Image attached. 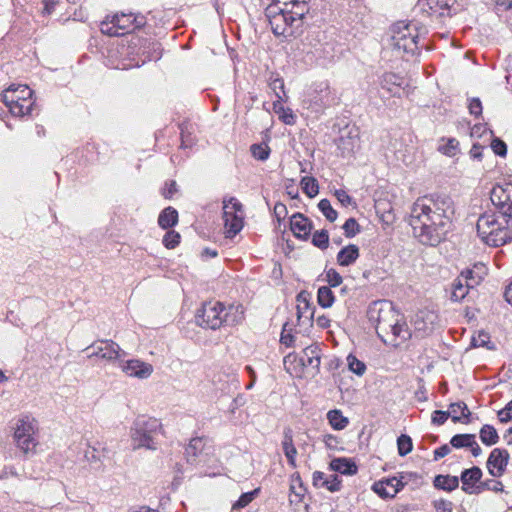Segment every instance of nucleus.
I'll use <instances>...</instances> for the list:
<instances>
[{"label":"nucleus","instance_id":"57","mask_svg":"<svg viewBox=\"0 0 512 512\" xmlns=\"http://www.w3.org/2000/svg\"><path fill=\"white\" fill-rule=\"evenodd\" d=\"M450 417V412L436 410L432 414V422L437 425H442L446 422V420Z\"/></svg>","mask_w":512,"mask_h":512},{"label":"nucleus","instance_id":"53","mask_svg":"<svg viewBox=\"0 0 512 512\" xmlns=\"http://www.w3.org/2000/svg\"><path fill=\"white\" fill-rule=\"evenodd\" d=\"M326 281L330 287H337L342 283L343 278L335 269H329L326 271Z\"/></svg>","mask_w":512,"mask_h":512},{"label":"nucleus","instance_id":"20","mask_svg":"<svg viewBox=\"0 0 512 512\" xmlns=\"http://www.w3.org/2000/svg\"><path fill=\"white\" fill-rule=\"evenodd\" d=\"M402 487V481L396 477H393L376 482L373 485V490L382 498H392L400 491Z\"/></svg>","mask_w":512,"mask_h":512},{"label":"nucleus","instance_id":"26","mask_svg":"<svg viewBox=\"0 0 512 512\" xmlns=\"http://www.w3.org/2000/svg\"><path fill=\"white\" fill-rule=\"evenodd\" d=\"M359 257V248L354 244L343 247L337 254V263L340 266H350Z\"/></svg>","mask_w":512,"mask_h":512},{"label":"nucleus","instance_id":"8","mask_svg":"<svg viewBox=\"0 0 512 512\" xmlns=\"http://www.w3.org/2000/svg\"><path fill=\"white\" fill-rule=\"evenodd\" d=\"M144 24L143 17L139 20L133 14L114 15L111 21L101 23V32L109 36H120L130 31L133 27H141Z\"/></svg>","mask_w":512,"mask_h":512},{"label":"nucleus","instance_id":"18","mask_svg":"<svg viewBox=\"0 0 512 512\" xmlns=\"http://www.w3.org/2000/svg\"><path fill=\"white\" fill-rule=\"evenodd\" d=\"M456 4V0H418L415 9L428 15H443L445 10H450Z\"/></svg>","mask_w":512,"mask_h":512},{"label":"nucleus","instance_id":"30","mask_svg":"<svg viewBox=\"0 0 512 512\" xmlns=\"http://www.w3.org/2000/svg\"><path fill=\"white\" fill-rule=\"evenodd\" d=\"M178 223V212L175 208L169 206L161 211L158 217V225L162 229H169Z\"/></svg>","mask_w":512,"mask_h":512},{"label":"nucleus","instance_id":"33","mask_svg":"<svg viewBox=\"0 0 512 512\" xmlns=\"http://www.w3.org/2000/svg\"><path fill=\"white\" fill-rule=\"evenodd\" d=\"M327 419L335 430H342L346 428V426L349 423V420L347 417L343 416L342 412L340 410L334 409L330 410L327 413Z\"/></svg>","mask_w":512,"mask_h":512},{"label":"nucleus","instance_id":"35","mask_svg":"<svg viewBox=\"0 0 512 512\" xmlns=\"http://www.w3.org/2000/svg\"><path fill=\"white\" fill-rule=\"evenodd\" d=\"M318 304L323 308H329L333 305L335 297L328 286H322L317 293Z\"/></svg>","mask_w":512,"mask_h":512},{"label":"nucleus","instance_id":"49","mask_svg":"<svg viewBox=\"0 0 512 512\" xmlns=\"http://www.w3.org/2000/svg\"><path fill=\"white\" fill-rule=\"evenodd\" d=\"M180 234L174 230H169L163 237V245L168 249H174L180 243Z\"/></svg>","mask_w":512,"mask_h":512},{"label":"nucleus","instance_id":"21","mask_svg":"<svg viewBox=\"0 0 512 512\" xmlns=\"http://www.w3.org/2000/svg\"><path fill=\"white\" fill-rule=\"evenodd\" d=\"M482 477V470L474 466L470 469H465L461 474V489L467 494H476L477 483L480 482Z\"/></svg>","mask_w":512,"mask_h":512},{"label":"nucleus","instance_id":"3","mask_svg":"<svg viewBox=\"0 0 512 512\" xmlns=\"http://www.w3.org/2000/svg\"><path fill=\"white\" fill-rule=\"evenodd\" d=\"M479 237L489 246H502L512 240V218L499 212H486L477 221Z\"/></svg>","mask_w":512,"mask_h":512},{"label":"nucleus","instance_id":"54","mask_svg":"<svg viewBox=\"0 0 512 512\" xmlns=\"http://www.w3.org/2000/svg\"><path fill=\"white\" fill-rule=\"evenodd\" d=\"M491 149L496 155L505 156L507 153V146L504 141L499 138H495L491 142Z\"/></svg>","mask_w":512,"mask_h":512},{"label":"nucleus","instance_id":"38","mask_svg":"<svg viewBox=\"0 0 512 512\" xmlns=\"http://www.w3.org/2000/svg\"><path fill=\"white\" fill-rule=\"evenodd\" d=\"M303 365L318 367L320 365V356L317 354V347L309 346L303 351Z\"/></svg>","mask_w":512,"mask_h":512},{"label":"nucleus","instance_id":"10","mask_svg":"<svg viewBox=\"0 0 512 512\" xmlns=\"http://www.w3.org/2000/svg\"><path fill=\"white\" fill-rule=\"evenodd\" d=\"M245 212L243 205L231 198L226 202V239L234 238L244 227Z\"/></svg>","mask_w":512,"mask_h":512},{"label":"nucleus","instance_id":"2","mask_svg":"<svg viewBox=\"0 0 512 512\" xmlns=\"http://www.w3.org/2000/svg\"><path fill=\"white\" fill-rule=\"evenodd\" d=\"M367 317L385 344L398 347L411 337L407 324L402 321V316L389 301L372 303L368 308Z\"/></svg>","mask_w":512,"mask_h":512},{"label":"nucleus","instance_id":"45","mask_svg":"<svg viewBox=\"0 0 512 512\" xmlns=\"http://www.w3.org/2000/svg\"><path fill=\"white\" fill-rule=\"evenodd\" d=\"M490 344V336L484 331H480L476 336H473L471 340V346L475 348L486 347L489 350L494 349V345Z\"/></svg>","mask_w":512,"mask_h":512},{"label":"nucleus","instance_id":"27","mask_svg":"<svg viewBox=\"0 0 512 512\" xmlns=\"http://www.w3.org/2000/svg\"><path fill=\"white\" fill-rule=\"evenodd\" d=\"M245 319L244 307L242 304H231L226 307V326H237Z\"/></svg>","mask_w":512,"mask_h":512},{"label":"nucleus","instance_id":"31","mask_svg":"<svg viewBox=\"0 0 512 512\" xmlns=\"http://www.w3.org/2000/svg\"><path fill=\"white\" fill-rule=\"evenodd\" d=\"M434 316L429 313L420 312L416 314L414 319L415 329L424 334L429 333L433 329Z\"/></svg>","mask_w":512,"mask_h":512},{"label":"nucleus","instance_id":"60","mask_svg":"<svg viewBox=\"0 0 512 512\" xmlns=\"http://www.w3.org/2000/svg\"><path fill=\"white\" fill-rule=\"evenodd\" d=\"M469 111L470 114L479 116L482 113V104L481 101L478 98H474L469 103Z\"/></svg>","mask_w":512,"mask_h":512},{"label":"nucleus","instance_id":"4","mask_svg":"<svg viewBox=\"0 0 512 512\" xmlns=\"http://www.w3.org/2000/svg\"><path fill=\"white\" fill-rule=\"evenodd\" d=\"M162 432V423L157 418L138 416L130 428V440L133 450L145 448L157 449V436Z\"/></svg>","mask_w":512,"mask_h":512},{"label":"nucleus","instance_id":"12","mask_svg":"<svg viewBox=\"0 0 512 512\" xmlns=\"http://www.w3.org/2000/svg\"><path fill=\"white\" fill-rule=\"evenodd\" d=\"M265 14L269 19L271 29L275 35H284L288 27H292L296 22L301 21L303 18H290L292 16L289 12H284L276 5H269L266 8Z\"/></svg>","mask_w":512,"mask_h":512},{"label":"nucleus","instance_id":"7","mask_svg":"<svg viewBox=\"0 0 512 512\" xmlns=\"http://www.w3.org/2000/svg\"><path fill=\"white\" fill-rule=\"evenodd\" d=\"M37 431L38 424L34 418L25 415L17 420L13 438L17 448L23 454L33 455L36 453V447L38 446Z\"/></svg>","mask_w":512,"mask_h":512},{"label":"nucleus","instance_id":"44","mask_svg":"<svg viewBox=\"0 0 512 512\" xmlns=\"http://www.w3.org/2000/svg\"><path fill=\"white\" fill-rule=\"evenodd\" d=\"M312 243L314 246L322 249V250H325L328 248L329 246V234H328V231L325 230V229H322L320 231H316L314 234H313V237H312Z\"/></svg>","mask_w":512,"mask_h":512},{"label":"nucleus","instance_id":"51","mask_svg":"<svg viewBox=\"0 0 512 512\" xmlns=\"http://www.w3.org/2000/svg\"><path fill=\"white\" fill-rule=\"evenodd\" d=\"M344 234L346 237H354L359 231V224L354 218H349L343 225Z\"/></svg>","mask_w":512,"mask_h":512},{"label":"nucleus","instance_id":"58","mask_svg":"<svg viewBox=\"0 0 512 512\" xmlns=\"http://www.w3.org/2000/svg\"><path fill=\"white\" fill-rule=\"evenodd\" d=\"M280 120L286 125H294L296 122V116L290 108H286L280 115Z\"/></svg>","mask_w":512,"mask_h":512},{"label":"nucleus","instance_id":"5","mask_svg":"<svg viewBox=\"0 0 512 512\" xmlns=\"http://www.w3.org/2000/svg\"><path fill=\"white\" fill-rule=\"evenodd\" d=\"M419 35L416 23L398 21L391 27L390 45L395 51L415 55L418 51Z\"/></svg>","mask_w":512,"mask_h":512},{"label":"nucleus","instance_id":"28","mask_svg":"<svg viewBox=\"0 0 512 512\" xmlns=\"http://www.w3.org/2000/svg\"><path fill=\"white\" fill-rule=\"evenodd\" d=\"M331 470L344 475H354L357 473V465L347 458H335L330 462Z\"/></svg>","mask_w":512,"mask_h":512},{"label":"nucleus","instance_id":"13","mask_svg":"<svg viewBox=\"0 0 512 512\" xmlns=\"http://www.w3.org/2000/svg\"><path fill=\"white\" fill-rule=\"evenodd\" d=\"M490 199L499 213L512 218V184L496 185L493 187Z\"/></svg>","mask_w":512,"mask_h":512},{"label":"nucleus","instance_id":"36","mask_svg":"<svg viewBox=\"0 0 512 512\" xmlns=\"http://www.w3.org/2000/svg\"><path fill=\"white\" fill-rule=\"evenodd\" d=\"M480 439L484 444L491 446L498 442L499 436L493 426L484 425L480 430Z\"/></svg>","mask_w":512,"mask_h":512},{"label":"nucleus","instance_id":"43","mask_svg":"<svg viewBox=\"0 0 512 512\" xmlns=\"http://www.w3.org/2000/svg\"><path fill=\"white\" fill-rule=\"evenodd\" d=\"M318 208L328 221L334 222L337 219L338 213L333 209L328 199L320 200Z\"/></svg>","mask_w":512,"mask_h":512},{"label":"nucleus","instance_id":"64","mask_svg":"<svg viewBox=\"0 0 512 512\" xmlns=\"http://www.w3.org/2000/svg\"><path fill=\"white\" fill-rule=\"evenodd\" d=\"M482 149L483 147L481 145L474 144L469 152L471 158L481 160Z\"/></svg>","mask_w":512,"mask_h":512},{"label":"nucleus","instance_id":"17","mask_svg":"<svg viewBox=\"0 0 512 512\" xmlns=\"http://www.w3.org/2000/svg\"><path fill=\"white\" fill-rule=\"evenodd\" d=\"M310 0H272L270 5H276L284 12H289L292 16L290 18H304L309 12Z\"/></svg>","mask_w":512,"mask_h":512},{"label":"nucleus","instance_id":"25","mask_svg":"<svg viewBox=\"0 0 512 512\" xmlns=\"http://www.w3.org/2000/svg\"><path fill=\"white\" fill-rule=\"evenodd\" d=\"M448 412H450V417L454 423L470 422L469 417L471 416V412L469 411L467 405L462 401L451 403Z\"/></svg>","mask_w":512,"mask_h":512},{"label":"nucleus","instance_id":"34","mask_svg":"<svg viewBox=\"0 0 512 512\" xmlns=\"http://www.w3.org/2000/svg\"><path fill=\"white\" fill-rule=\"evenodd\" d=\"M473 444H475L474 434H457L450 440V445L456 449L469 448Z\"/></svg>","mask_w":512,"mask_h":512},{"label":"nucleus","instance_id":"50","mask_svg":"<svg viewBox=\"0 0 512 512\" xmlns=\"http://www.w3.org/2000/svg\"><path fill=\"white\" fill-rule=\"evenodd\" d=\"M321 487L326 488L330 492H337L341 488V480L337 475L332 474L322 482Z\"/></svg>","mask_w":512,"mask_h":512},{"label":"nucleus","instance_id":"48","mask_svg":"<svg viewBox=\"0 0 512 512\" xmlns=\"http://www.w3.org/2000/svg\"><path fill=\"white\" fill-rule=\"evenodd\" d=\"M459 142L455 138H450L445 144L439 146V151L449 157L455 156L458 151Z\"/></svg>","mask_w":512,"mask_h":512},{"label":"nucleus","instance_id":"37","mask_svg":"<svg viewBox=\"0 0 512 512\" xmlns=\"http://www.w3.org/2000/svg\"><path fill=\"white\" fill-rule=\"evenodd\" d=\"M301 187L303 192L310 198L315 197L319 193V185L313 177H303L301 180Z\"/></svg>","mask_w":512,"mask_h":512},{"label":"nucleus","instance_id":"42","mask_svg":"<svg viewBox=\"0 0 512 512\" xmlns=\"http://www.w3.org/2000/svg\"><path fill=\"white\" fill-rule=\"evenodd\" d=\"M398 453L400 456L409 454L413 449V443L410 436L402 434L397 439Z\"/></svg>","mask_w":512,"mask_h":512},{"label":"nucleus","instance_id":"46","mask_svg":"<svg viewBox=\"0 0 512 512\" xmlns=\"http://www.w3.org/2000/svg\"><path fill=\"white\" fill-rule=\"evenodd\" d=\"M349 370L358 376H362L366 371L364 362L358 360L354 355L350 354L347 357Z\"/></svg>","mask_w":512,"mask_h":512},{"label":"nucleus","instance_id":"23","mask_svg":"<svg viewBox=\"0 0 512 512\" xmlns=\"http://www.w3.org/2000/svg\"><path fill=\"white\" fill-rule=\"evenodd\" d=\"M297 320L300 322L303 318L308 321H312L314 318V310H311L309 302V294L305 291H301L297 297Z\"/></svg>","mask_w":512,"mask_h":512},{"label":"nucleus","instance_id":"32","mask_svg":"<svg viewBox=\"0 0 512 512\" xmlns=\"http://www.w3.org/2000/svg\"><path fill=\"white\" fill-rule=\"evenodd\" d=\"M433 484L437 489L453 491L459 486V479L457 476L437 475Z\"/></svg>","mask_w":512,"mask_h":512},{"label":"nucleus","instance_id":"41","mask_svg":"<svg viewBox=\"0 0 512 512\" xmlns=\"http://www.w3.org/2000/svg\"><path fill=\"white\" fill-rule=\"evenodd\" d=\"M269 87L274 92L276 98L282 99L286 97L284 90V81L280 77H274L272 74L269 78Z\"/></svg>","mask_w":512,"mask_h":512},{"label":"nucleus","instance_id":"47","mask_svg":"<svg viewBox=\"0 0 512 512\" xmlns=\"http://www.w3.org/2000/svg\"><path fill=\"white\" fill-rule=\"evenodd\" d=\"M250 150L253 157L260 161L267 160L270 154V148L267 144H253Z\"/></svg>","mask_w":512,"mask_h":512},{"label":"nucleus","instance_id":"61","mask_svg":"<svg viewBox=\"0 0 512 512\" xmlns=\"http://www.w3.org/2000/svg\"><path fill=\"white\" fill-rule=\"evenodd\" d=\"M335 196L337 198V200L343 205V206H348L351 204L352 202V198L347 194L346 191L344 190H336L335 191Z\"/></svg>","mask_w":512,"mask_h":512},{"label":"nucleus","instance_id":"11","mask_svg":"<svg viewBox=\"0 0 512 512\" xmlns=\"http://www.w3.org/2000/svg\"><path fill=\"white\" fill-rule=\"evenodd\" d=\"M91 351L89 358L99 357L107 362H114L126 356V352L121 349L119 344L112 340H100L86 348Z\"/></svg>","mask_w":512,"mask_h":512},{"label":"nucleus","instance_id":"6","mask_svg":"<svg viewBox=\"0 0 512 512\" xmlns=\"http://www.w3.org/2000/svg\"><path fill=\"white\" fill-rule=\"evenodd\" d=\"M33 91L27 85H10L1 95L2 101L14 116H25L32 112Z\"/></svg>","mask_w":512,"mask_h":512},{"label":"nucleus","instance_id":"40","mask_svg":"<svg viewBox=\"0 0 512 512\" xmlns=\"http://www.w3.org/2000/svg\"><path fill=\"white\" fill-rule=\"evenodd\" d=\"M259 493V489L243 493L239 499L232 504V510H240L250 504Z\"/></svg>","mask_w":512,"mask_h":512},{"label":"nucleus","instance_id":"14","mask_svg":"<svg viewBox=\"0 0 512 512\" xmlns=\"http://www.w3.org/2000/svg\"><path fill=\"white\" fill-rule=\"evenodd\" d=\"M477 284L478 282L473 279L472 270L462 272L451 284L450 300L453 302L464 300L470 289L474 288Z\"/></svg>","mask_w":512,"mask_h":512},{"label":"nucleus","instance_id":"16","mask_svg":"<svg viewBox=\"0 0 512 512\" xmlns=\"http://www.w3.org/2000/svg\"><path fill=\"white\" fill-rule=\"evenodd\" d=\"M509 462V453L505 449L495 448L491 451L487 460V469L491 476L503 475Z\"/></svg>","mask_w":512,"mask_h":512},{"label":"nucleus","instance_id":"15","mask_svg":"<svg viewBox=\"0 0 512 512\" xmlns=\"http://www.w3.org/2000/svg\"><path fill=\"white\" fill-rule=\"evenodd\" d=\"M120 366L127 376L138 379H147L153 373V366L139 359L122 361Z\"/></svg>","mask_w":512,"mask_h":512},{"label":"nucleus","instance_id":"55","mask_svg":"<svg viewBox=\"0 0 512 512\" xmlns=\"http://www.w3.org/2000/svg\"><path fill=\"white\" fill-rule=\"evenodd\" d=\"M433 506L437 512H452L453 504L445 499H438L433 502Z\"/></svg>","mask_w":512,"mask_h":512},{"label":"nucleus","instance_id":"63","mask_svg":"<svg viewBox=\"0 0 512 512\" xmlns=\"http://www.w3.org/2000/svg\"><path fill=\"white\" fill-rule=\"evenodd\" d=\"M451 447L448 444H444L434 451V460H439L447 456L451 452Z\"/></svg>","mask_w":512,"mask_h":512},{"label":"nucleus","instance_id":"52","mask_svg":"<svg viewBox=\"0 0 512 512\" xmlns=\"http://www.w3.org/2000/svg\"><path fill=\"white\" fill-rule=\"evenodd\" d=\"M287 327H288V323H285L283 326V329H282L280 342H281V344L285 345L286 347H291V346H293L295 338L292 334V329H288Z\"/></svg>","mask_w":512,"mask_h":512},{"label":"nucleus","instance_id":"59","mask_svg":"<svg viewBox=\"0 0 512 512\" xmlns=\"http://www.w3.org/2000/svg\"><path fill=\"white\" fill-rule=\"evenodd\" d=\"M498 417L501 422H508L512 419V400L498 412Z\"/></svg>","mask_w":512,"mask_h":512},{"label":"nucleus","instance_id":"29","mask_svg":"<svg viewBox=\"0 0 512 512\" xmlns=\"http://www.w3.org/2000/svg\"><path fill=\"white\" fill-rule=\"evenodd\" d=\"M205 441L203 438L196 437L190 440L185 448V457L188 463H195L199 454L203 451Z\"/></svg>","mask_w":512,"mask_h":512},{"label":"nucleus","instance_id":"22","mask_svg":"<svg viewBox=\"0 0 512 512\" xmlns=\"http://www.w3.org/2000/svg\"><path fill=\"white\" fill-rule=\"evenodd\" d=\"M380 85L393 97H400L401 91L404 90L403 78L394 73H385L381 78Z\"/></svg>","mask_w":512,"mask_h":512},{"label":"nucleus","instance_id":"24","mask_svg":"<svg viewBox=\"0 0 512 512\" xmlns=\"http://www.w3.org/2000/svg\"><path fill=\"white\" fill-rule=\"evenodd\" d=\"M283 452L288 460L289 465L292 468H296V455L297 449L293 443V435L292 430L290 428H286L283 433V441H282Z\"/></svg>","mask_w":512,"mask_h":512},{"label":"nucleus","instance_id":"62","mask_svg":"<svg viewBox=\"0 0 512 512\" xmlns=\"http://www.w3.org/2000/svg\"><path fill=\"white\" fill-rule=\"evenodd\" d=\"M176 182L175 181H170L169 183H166L163 191H162V195L166 198V199H170L177 191V188H176Z\"/></svg>","mask_w":512,"mask_h":512},{"label":"nucleus","instance_id":"19","mask_svg":"<svg viewBox=\"0 0 512 512\" xmlns=\"http://www.w3.org/2000/svg\"><path fill=\"white\" fill-rule=\"evenodd\" d=\"M290 227L294 236L299 239H308L313 228L312 222L301 213H295L290 219Z\"/></svg>","mask_w":512,"mask_h":512},{"label":"nucleus","instance_id":"39","mask_svg":"<svg viewBox=\"0 0 512 512\" xmlns=\"http://www.w3.org/2000/svg\"><path fill=\"white\" fill-rule=\"evenodd\" d=\"M484 490H489V491H493L496 493L503 492V484H502V482H500L498 480L487 479L483 482H480L477 485L476 494H479Z\"/></svg>","mask_w":512,"mask_h":512},{"label":"nucleus","instance_id":"1","mask_svg":"<svg viewBox=\"0 0 512 512\" xmlns=\"http://www.w3.org/2000/svg\"><path fill=\"white\" fill-rule=\"evenodd\" d=\"M454 212L453 200L446 194L419 197L410 211L414 236L424 245H438L451 229Z\"/></svg>","mask_w":512,"mask_h":512},{"label":"nucleus","instance_id":"9","mask_svg":"<svg viewBox=\"0 0 512 512\" xmlns=\"http://www.w3.org/2000/svg\"><path fill=\"white\" fill-rule=\"evenodd\" d=\"M223 305L219 301L205 302L196 315V322L199 326L216 330L219 329L224 320L221 316Z\"/></svg>","mask_w":512,"mask_h":512},{"label":"nucleus","instance_id":"56","mask_svg":"<svg viewBox=\"0 0 512 512\" xmlns=\"http://www.w3.org/2000/svg\"><path fill=\"white\" fill-rule=\"evenodd\" d=\"M87 449L84 453V458L88 463H96L100 461V457L97 453V449L95 447L90 446L88 443H86Z\"/></svg>","mask_w":512,"mask_h":512}]
</instances>
